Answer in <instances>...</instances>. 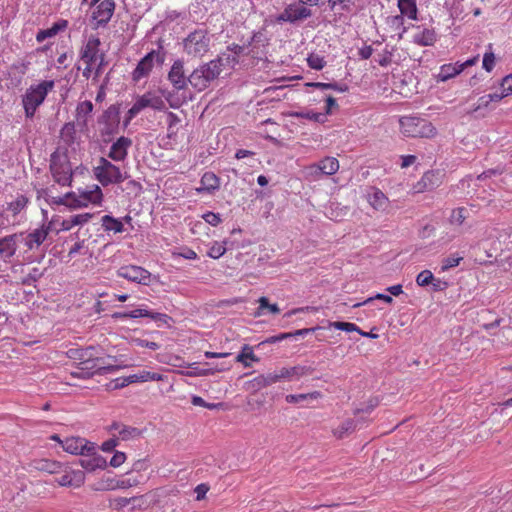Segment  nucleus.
<instances>
[{"label":"nucleus","mask_w":512,"mask_h":512,"mask_svg":"<svg viewBox=\"0 0 512 512\" xmlns=\"http://www.w3.org/2000/svg\"><path fill=\"white\" fill-rule=\"evenodd\" d=\"M146 107H151L155 110H163L165 108V103L159 96H154L150 93L144 94L139 97L129 109L128 114L130 118L136 116Z\"/></svg>","instance_id":"nucleus-12"},{"label":"nucleus","mask_w":512,"mask_h":512,"mask_svg":"<svg viewBox=\"0 0 512 512\" xmlns=\"http://www.w3.org/2000/svg\"><path fill=\"white\" fill-rule=\"evenodd\" d=\"M374 299L382 300V301H384L386 303H389V304L393 302V298L391 296L386 295V294H382V293H378L374 297L368 298L363 303L355 304L354 307H359V306H361L363 304H366V303H369V302L373 301Z\"/></svg>","instance_id":"nucleus-54"},{"label":"nucleus","mask_w":512,"mask_h":512,"mask_svg":"<svg viewBox=\"0 0 512 512\" xmlns=\"http://www.w3.org/2000/svg\"><path fill=\"white\" fill-rule=\"evenodd\" d=\"M436 41V33L433 29L417 27L413 42L421 46L433 45Z\"/></svg>","instance_id":"nucleus-23"},{"label":"nucleus","mask_w":512,"mask_h":512,"mask_svg":"<svg viewBox=\"0 0 512 512\" xmlns=\"http://www.w3.org/2000/svg\"><path fill=\"white\" fill-rule=\"evenodd\" d=\"M329 327H334L338 330H343V331H346V332H360V328L355 325L354 323H350V322H340V321H337V322H329Z\"/></svg>","instance_id":"nucleus-43"},{"label":"nucleus","mask_w":512,"mask_h":512,"mask_svg":"<svg viewBox=\"0 0 512 512\" xmlns=\"http://www.w3.org/2000/svg\"><path fill=\"white\" fill-rule=\"evenodd\" d=\"M50 231V224L42 226L30 232L26 238V245L29 249H33L34 245L40 246L47 238Z\"/></svg>","instance_id":"nucleus-24"},{"label":"nucleus","mask_w":512,"mask_h":512,"mask_svg":"<svg viewBox=\"0 0 512 512\" xmlns=\"http://www.w3.org/2000/svg\"><path fill=\"white\" fill-rule=\"evenodd\" d=\"M307 62L309 67L315 70H321L325 66L324 58L317 54H311L307 58Z\"/></svg>","instance_id":"nucleus-47"},{"label":"nucleus","mask_w":512,"mask_h":512,"mask_svg":"<svg viewBox=\"0 0 512 512\" xmlns=\"http://www.w3.org/2000/svg\"><path fill=\"white\" fill-rule=\"evenodd\" d=\"M501 88L506 96L512 95V74L507 75L502 79Z\"/></svg>","instance_id":"nucleus-55"},{"label":"nucleus","mask_w":512,"mask_h":512,"mask_svg":"<svg viewBox=\"0 0 512 512\" xmlns=\"http://www.w3.org/2000/svg\"><path fill=\"white\" fill-rule=\"evenodd\" d=\"M88 458L78 460V464L88 472L95 471L96 469H105L107 466L106 459L97 453V449L93 454L85 455Z\"/></svg>","instance_id":"nucleus-21"},{"label":"nucleus","mask_w":512,"mask_h":512,"mask_svg":"<svg viewBox=\"0 0 512 512\" xmlns=\"http://www.w3.org/2000/svg\"><path fill=\"white\" fill-rule=\"evenodd\" d=\"M161 92H162L163 97L169 102L170 107L178 108L180 106V102L175 101L173 99V93L171 91L162 90Z\"/></svg>","instance_id":"nucleus-64"},{"label":"nucleus","mask_w":512,"mask_h":512,"mask_svg":"<svg viewBox=\"0 0 512 512\" xmlns=\"http://www.w3.org/2000/svg\"><path fill=\"white\" fill-rule=\"evenodd\" d=\"M93 111V104L91 101L85 100L80 102L76 108V121L77 126L84 130L87 128L88 116Z\"/></svg>","instance_id":"nucleus-22"},{"label":"nucleus","mask_w":512,"mask_h":512,"mask_svg":"<svg viewBox=\"0 0 512 512\" xmlns=\"http://www.w3.org/2000/svg\"><path fill=\"white\" fill-rule=\"evenodd\" d=\"M117 275L143 285H148L151 278V273L148 270L136 265L120 267L117 271Z\"/></svg>","instance_id":"nucleus-11"},{"label":"nucleus","mask_w":512,"mask_h":512,"mask_svg":"<svg viewBox=\"0 0 512 512\" xmlns=\"http://www.w3.org/2000/svg\"><path fill=\"white\" fill-rule=\"evenodd\" d=\"M60 137L66 145H72L76 140V123H65L60 130Z\"/></svg>","instance_id":"nucleus-28"},{"label":"nucleus","mask_w":512,"mask_h":512,"mask_svg":"<svg viewBox=\"0 0 512 512\" xmlns=\"http://www.w3.org/2000/svg\"><path fill=\"white\" fill-rule=\"evenodd\" d=\"M230 60V56L218 57L200 65L188 76L189 84L199 92L205 90L212 81L219 77L223 67L229 64Z\"/></svg>","instance_id":"nucleus-1"},{"label":"nucleus","mask_w":512,"mask_h":512,"mask_svg":"<svg viewBox=\"0 0 512 512\" xmlns=\"http://www.w3.org/2000/svg\"><path fill=\"white\" fill-rule=\"evenodd\" d=\"M70 472V478H71V485L75 487H80L84 481H85V474L81 470H71Z\"/></svg>","instance_id":"nucleus-50"},{"label":"nucleus","mask_w":512,"mask_h":512,"mask_svg":"<svg viewBox=\"0 0 512 512\" xmlns=\"http://www.w3.org/2000/svg\"><path fill=\"white\" fill-rule=\"evenodd\" d=\"M168 80L176 90L185 89L188 85V77L185 76L184 62L180 59L174 61L169 73Z\"/></svg>","instance_id":"nucleus-14"},{"label":"nucleus","mask_w":512,"mask_h":512,"mask_svg":"<svg viewBox=\"0 0 512 512\" xmlns=\"http://www.w3.org/2000/svg\"><path fill=\"white\" fill-rule=\"evenodd\" d=\"M259 308L255 313V316H260L264 309H268V311L272 314H278L280 312V308L277 304H270L268 298L260 297L258 300Z\"/></svg>","instance_id":"nucleus-37"},{"label":"nucleus","mask_w":512,"mask_h":512,"mask_svg":"<svg viewBox=\"0 0 512 512\" xmlns=\"http://www.w3.org/2000/svg\"><path fill=\"white\" fill-rule=\"evenodd\" d=\"M17 234L6 236L0 239V255L10 258L16 253Z\"/></svg>","instance_id":"nucleus-25"},{"label":"nucleus","mask_w":512,"mask_h":512,"mask_svg":"<svg viewBox=\"0 0 512 512\" xmlns=\"http://www.w3.org/2000/svg\"><path fill=\"white\" fill-rule=\"evenodd\" d=\"M321 397V393L318 391H314L311 393H305V394H289L286 396L285 400L287 403L295 404L299 403L301 401H305L308 399L315 400Z\"/></svg>","instance_id":"nucleus-34"},{"label":"nucleus","mask_w":512,"mask_h":512,"mask_svg":"<svg viewBox=\"0 0 512 512\" xmlns=\"http://www.w3.org/2000/svg\"><path fill=\"white\" fill-rule=\"evenodd\" d=\"M433 280L434 276L430 270H423L416 277V283L421 287L429 285Z\"/></svg>","instance_id":"nucleus-46"},{"label":"nucleus","mask_w":512,"mask_h":512,"mask_svg":"<svg viewBox=\"0 0 512 512\" xmlns=\"http://www.w3.org/2000/svg\"><path fill=\"white\" fill-rule=\"evenodd\" d=\"M53 87L54 81L44 80L27 89L22 99L27 118H32L35 115L37 108L44 102L48 92L51 91Z\"/></svg>","instance_id":"nucleus-3"},{"label":"nucleus","mask_w":512,"mask_h":512,"mask_svg":"<svg viewBox=\"0 0 512 512\" xmlns=\"http://www.w3.org/2000/svg\"><path fill=\"white\" fill-rule=\"evenodd\" d=\"M352 0H328V5L332 11H349Z\"/></svg>","instance_id":"nucleus-44"},{"label":"nucleus","mask_w":512,"mask_h":512,"mask_svg":"<svg viewBox=\"0 0 512 512\" xmlns=\"http://www.w3.org/2000/svg\"><path fill=\"white\" fill-rule=\"evenodd\" d=\"M110 359H113V357L108 356L106 359L95 356L89 360L80 361L79 369L82 371L83 374L89 377L94 374L105 375L108 373L118 371L119 369L122 368V366L120 365H115L107 361Z\"/></svg>","instance_id":"nucleus-7"},{"label":"nucleus","mask_w":512,"mask_h":512,"mask_svg":"<svg viewBox=\"0 0 512 512\" xmlns=\"http://www.w3.org/2000/svg\"><path fill=\"white\" fill-rule=\"evenodd\" d=\"M461 72V68L459 66H453V65H443L441 67V71L439 73V77L442 81H446L455 75L459 74Z\"/></svg>","instance_id":"nucleus-41"},{"label":"nucleus","mask_w":512,"mask_h":512,"mask_svg":"<svg viewBox=\"0 0 512 512\" xmlns=\"http://www.w3.org/2000/svg\"><path fill=\"white\" fill-rule=\"evenodd\" d=\"M462 259L463 258L461 256H455V255H452V256H449V257L443 259L442 270L445 271V270H448V269L458 266Z\"/></svg>","instance_id":"nucleus-51"},{"label":"nucleus","mask_w":512,"mask_h":512,"mask_svg":"<svg viewBox=\"0 0 512 512\" xmlns=\"http://www.w3.org/2000/svg\"><path fill=\"white\" fill-rule=\"evenodd\" d=\"M401 132L407 137H432L436 134L431 123L416 117H403L400 119Z\"/></svg>","instance_id":"nucleus-6"},{"label":"nucleus","mask_w":512,"mask_h":512,"mask_svg":"<svg viewBox=\"0 0 512 512\" xmlns=\"http://www.w3.org/2000/svg\"><path fill=\"white\" fill-rule=\"evenodd\" d=\"M279 376L277 371L270 372L267 374H261L247 382V389L253 392H257L265 387L279 382Z\"/></svg>","instance_id":"nucleus-18"},{"label":"nucleus","mask_w":512,"mask_h":512,"mask_svg":"<svg viewBox=\"0 0 512 512\" xmlns=\"http://www.w3.org/2000/svg\"><path fill=\"white\" fill-rule=\"evenodd\" d=\"M139 382H147V381H162L163 375L150 372V371H141L138 373Z\"/></svg>","instance_id":"nucleus-49"},{"label":"nucleus","mask_w":512,"mask_h":512,"mask_svg":"<svg viewBox=\"0 0 512 512\" xmlns=\"http://www.w3.org/2000/svg\"><path fill=\"white\" fill-rule=\"evenodd\" d=\"M102 226L105 230H112L115 233H121L124 230L122 222L110 215H105L102 217Z\"/></svg>","instance_id":"nucleus-31"},{"label":"nucleus","mask_w":512,"mask_h":512,"mask_svg":"<svg viewBox=\"0 0 512 512\" xmlns=\"http://www.w3.org/2000/svg\"><path fill=\"white\" fill-rule=\"evenodd\" d=\"M201 184L206 190H214L219 186V179L214 173L207 172L202 176Z\"/></svg>","instance_id":"nucleus-39"},{"label":"nucleus","mask_w":512,"mask_h":512,"mask_svg":"<svg viewBox=\"0 0 512 512\" xmlns=\"http://www.w3.org/2000/svg\"><path fill=\"white\" fill-rule=\"evenodd\" d=\"M441 173L435 171H428L424 173L422 178L413 186L415 193H422L424 191L433 190L441 183Z\"/></svg>","instance_id":"nucleus-15"},{"label":"nucleus","mask_w":512,"mask_h":512,"mask_svg":"<svg viewBox=\"0 0 512 512\" xmlns=\"http://www.w3.org/2000/svg\"><path fill=\"white\" fill-rule=\"evenodd\" d=\"M315 311H317V308L313 307V306L300 307V308H295V309H292V310L288 311L287 313L284 314V317L289 318L292 315H295V314H298V313L315 312Z\"/></svg>","instance_id":"nucleus-60"},{"label":"nucleus","mask_w":512,"mask_h":512,"mask_svg":"<svg viewBox=\"0 0 512 512\" xmlns=\"http://www.w3.org/2000/svg\"><path fill=\"white\" fill-rule=\"evenodd\" d=\"M369 203L376 210L383 209L388 201L385 194L380 190H374L372 194L369 195Z\"/></svg>","instance_id":"nucleus-32"},{"label":"nucleus","mask_w":512,"mask_h":512,"mask_svg":"<svg viewBox=\"0 0 512 512\" xmlns=\"http://www.w3.org/2000/svg\"><path fill=\"white\" fill-rule=\"evenodd\" d=\"M96 179L103 185L118 184L123 182L127 175L122 173L120 168L104 157L99 159L98 165L94 167Z\"/></svg>","instance_id":"nucleus-5"},{"label":"nucleus","mask_w":512,"mask_h":512,"mask_svg":"<svg viewBox=\"0 0 512 512\" xmlns=\"http://www.w3.org/2000/svg\"><path fill=\"white\" fill-rule=\"evenodd\" d=\"M155 57H157L158 59L160 58L155 51H152L139 61L135 70L133 71V80L139 81L141 78L149 74V72L153 68V62Z\"/></svg>","instance_id":"nucleus-19"},{"label":"nucleus","mask_w":512,"mask_h":512,"mask_svg":"<svg viewBox=\"0 0 512 512\" xmlns=\"http://www.w3.org/2000/svg\"><path fill=\"white\" fill-rule=\"evenodd\" d=\"M102 191L98 185H93L89 190L74 192V197L69 202V208L78 209L87 207L89 203L99 204L102 201Z\"/></svg>","instance_id":"nucleus-9"},{"label":"nucleus","mask_w":512,"mask_h":512,"mask_svg":"<svg viewBox=\"0 0 512 512\" xmlns=\"http://www.w3.org/2000/svg\"><path fill=\"white\" fill-rule=\"evenodd\" d=\"M35 467L39 471H44L49 474H54V473H58L62 466L59 462L50 461V460H41L36 464Z\"/></svg>","instance_id":"nucleus-35"},{"label":"nucleus","mask_w":512,"mask_h":512,"mask_svg":"<svg viewBox=\"0 0 512 512\" xmlns=\"http://www.w3.org/2000/svg\"><path fill=\"white\" fill-rule=\"evenodd\" d=\"M62 448L74 455H90L96 450V444L82 437H68L61 441Z\"/></svg>","instance_id":"nucleus-8"},{"label":"nucleus","mask_w":512,"mask_h":512,"mask_svg":"<svg viewBox=\"0 0 512 512\" xmlns=\"http://www.w3.org/2000/svg\"><path fill=\"white\" fill-rule=\"evenodd\" d=\"M306 174L308 177L312 178L313 180H317L320 178V176L324 175L321 171L319 164H313L306 168Z\"/></svg>","instance_id":"nucleus-52"},{"label":"nucleus","mask_w":512,"mask_h":512,"mask_svg":"<svg viewBox=\"0 0 512 512\" xmlns=\"http://www.w3.org/2000/svg\"><path fill=\"white\" fill-rule=\"evenodd\" d=\"M93 217V214L91 213H83L78 214L70 217L69 219H65L61 223V229L62 230H70L72 227L77 225H83L87 223L91 218Z\"/></svg>","instance_id":"nucleus-26"},{"label":"nucleus","mask_w":512,"mask_h":512,"mask_svg":"<svg viewBox=\"0 0 512 512\" xmlns=\"http://www.w3.org/2000/svg\"><path fill=\"white\" fill-rule=\"evenodd\" d=\"M99 46H100V40L97 37H90L85 44L81 59L87 64L92 65L95 61L98 60L99 57Z\"/></svg>","instance_id":"nucleus-20"},{"label":"nucleus","mask_w":512,"mask_h":512,"mask_svg":"<svg viewBox=\"0 0 512 512\" xmlns=\"http://www.w3.org/2000/svg\"><path fill=\"white\" fill-rule=\"evenodd\" d=\"M504 97H506L505 93L502 91L499 93H492L485 96H482L479 99V105L475 108V111L478 110L481 107H487L490 102H498L502 100Z\"/></svg>","instance_id":"nucleus-40"},{"label":"nucleus","mask_w":512,"mask_h":512,"mask_svg":"<svg viewBox=\"0 0 512 512\" xmlns=\"http://www.w3.org/2000/svg\"><path fill=\"white\" fill-rule=\"evenodd\" d=\"M132 146V140L121 136L114 142L108 153V157L114 161H124L128 154V149Z\"/></svg>","instance_id":"nucleus-16"},{"label":"nucleus","mask_w":512,"mask_h":512,"mask_svg":"<svg viewBox=\"0 0 512 512\" xmlns=\"http://www.w3.org/2000/svg\"><path fill=\"white\" fill-rule=\"evenodd\" d=\"M210 42L211 39L206 29H196L184 39L183 48L187 55L201 58L209 51Z\"/></svg>","instance_id":"nucleus-4"},{"label":"nucleus","mask_w":512,"mask_h":512,"mask_svg":"<svg viewBox=\"0 0 512 512\" xmlns=\"http://www.w3.org/2000/svg\"><path fill=\"white\" fill-rule=\"evenodd\" d=\"M466 218L467 209L464 207H458L452 210L449 221L453 225H462Z\"/></svg>","instance_id":"nucleus-38"},{"label":"nucleus","mask_w":512,"mask_h":512,"mask_svg":"<svg viewBox=\"0 0 512 512\" xmlns=\"http://www.w3.org/2000/svg\"><path fill=\"white\" fill-rule=\"evenodd\" d=\"M318 164L324 175H333L339 169V162L334 157H326Z\"/></svg>","instance_id":"nucleus-30"},{"label":"nucleus","mask_w":512,"mask_h":512,"mask_svg":"<svg viewBox=\"0 0 512 512\" xmlns=\"http://www.w3.org/2000/svg\"><path fill=\"white\" fill-rule=\"evenodd\" d=\"M112 428L118 430L119 439L124 441L139 437L141 434L138 428L121 425L117 423H114L112 425Z\"/></svg>","instance_id":"nucleus-27"},{"label":"nucleus","mask_w":512,"mask_h":512,"mask_svg":"<svg viewBox=\"0 0 512 512\" xmlns=\"http://www.w3.org/2000/svg\"><path fill=\"white\" fill-rule=\"evenodd\" d=\"M312 16V11L310 8L304 6L300 2L298 4H290L288 5L277 17V21L279 22H289L296 23L298 21H303Z\"/></svg>","instance_id":"nucleus-10"},{"label":"nucleus","mask_w":512,"mask_h":512,"mask_svg":"<svg viewBox=\"0 0 512 512\" xmlns=\"http://www.w3.org/2000/svg\"><path fill=\"white\" fill-rule=\"evenodd\" d=\"M398 8L402 15L409 19L417 18V6L415 0H398Z\"/></svg>","instance_id":"nucleus-29"},{"label":"nucleus","mask_w":512,"mask_h":512,"mask_svg":"<svg viewBox=\"0 0 512 512\" xmlns=\"http://www.w3.org/2000/svg\"><path fill=\"white\" fill-rule=\"evenodd\" d=\"M247 359L252 361H258L259 359L253 353V350L250 346L244 345L240 354L237 355L236 361L242 363L245 367H250V363L247 362Z\"/></svg>","instance_id":"nucleus-36"},{"label":"nucleus","mask_w":512,"mask_h":512,"mask_svg":"<svg viewBox=\"0 0 512 512\" xmlns=\"http://www.w3.org/2000/svg\"><path fill=\"white\" fill-rule=\"evenodd\" d=\"M74 358L79 359L80 361H86L93 357H95V349L93 347H88L85 349L72 350Z\"/></svg>","instance_id":"nucleus-42"},{"label":"nucleus","mask_w":512,"mask_h":512,"mask_svg":"<svg viewBox=\"0 0 512 512\" xmlns=\"http://www.w3.org/2000/svg\"><path fill=\"white\" fill-rule=\"evenodd\" d=\"M314 369L309 366H294V367H283L277 371L279 380H299L302 377L309 376L313 373Z\"/></svg>","instance_id":"nucleus-17"},{"label":"nucleus","mask_w":512,"mask_h":512,"mask_svg":"<svg viewBox=\"0 0 512 512\" xmlns=\"http://www.w3.org/2000/svg\"><path fill=\"white\" fill-rule=\"evenodd\" d=\"M225 244H226V242H223V243L214 242L208 251V255L214 259L220 258L226 252Z\"/></svg>","instance_id":"nucleus-45"},{"label":"nucleus","mask_w":512,"mask_h":512,"mask_svg":"<svg viewBox=\"0 0 512 512\" xmlns=\"http://www.w3.org/2000/svg\"><path fill=\"white\" fill-rule=\"evenodd\" d=\"M25 204V198L21 197L10 204V210H12L14 214H17L24 208Z\"/></svg>","instance_id":"nucleus-62"},{"label":"nucleus","mask_w":512,"mask_h":512,"mask_svg":"<svg viewBox=\"0 0 512 512\" xmlns=\"http://www.w3.org/2000/svg\"><path fill=\"white\" fill-rule=\"evenodd\" d=\"M191 403L194 406H202V407H205L210 410L217 409L222 406V403H208L203 398H201L200 396H196V395H194L192 397Z\"/></svg>","instance_id":"nucleus-48"},{"label":"nucleus","mask_w":512,"mask_h":512,"mask_svg":"<svg viewBox=\"0 0 512 512\" xmlns=\"http://www.w3.org/2000/svg\"><path fill=\"white\" fill-rule=\"evenodd\" d=\"M378 400L376 398H372L370 399L368 402H367V405L365 407H362V408H359L357 409V413H370L377 405H378Z\"/></svg>","instance_id":"nucleus-63"},{"label":"nucleus","mask_w":512,"mask_h":512,"mask_svg":"<svg viewBox=\"0 0 512 512\" xmlns=\"http://www.w3.org/2000/svg\"><path fill=\"white\" fill-rule=\"evenodd\" d=\"M95 6L92 18L96 20L98 26H105L113 16L115 2L114 0H102Z\"/></svg>","instance_id":"nucleus-13"},{"label":"nucleus","mask_w":512,"mask_h":512,"mask_svg":"<svg viewBox=\"0 0 512 512\" xmlns=\"http://www.w3.org/2000/svg\"><path fill=\"white\" fill-rule=\"evenodd\" d=\"M58 32V28L57 27H52L50 29H47V30H41L38 34H37V41L41 42L43 41L45 38L47 37H52L54 35H56Z\"/></svg>","instance_id":"nucleus-58"},{"label":"nucleus","mask_w":512,"mask_h":512,"mask_svg":"<svg viewBox=\"0 0 512 512\" xmlns=\"http://www.w3.org/2000/svg\"><path fill=\"white\" fill-rule=\"evenodd\" d=\"M209 491V486L207 484H199L195 488L196 500L200 501L205 498L206 493Z\"/></svg>","instance_id":"nucleus-61"},{"label":"nucleus","mask_w":512,"mask_h":512,"mask_svg":"<svg viewBox=\"0 0 512 512\" xmlns=\"http://www.w3.org/2000/svg\"><path fill=\"white\" fill-rule=\"evenodd\" d=\"M74 197V192H68L63 197L53 198V203L57 205H65L69 207V202H71V198Z\"/></svg>","instance_id":"nucleus-59"},{"label":"nucleus","mask_w":512,"mask_h":512,"mask_svg":"<svg viewBox=\"0 0 512 512\" xmlns=\"http://www.w3.org/2000/svg\"><path fill=\"white\" fill-rule=\"evenodd\" d=\"M203 219L212 226H217L221 222L220 215L213 212L204 214Z\"/></svg>","instance_id":"nucleus-57"},{"label":"nucleus","mask_w":512,"mask_h":512,"mask_svg":"<svg viewBox=\"0 0 512 512\" xmlns=\"http://www.w3.org/2000/svg\"><path fill=\"white\" fill-rule=\"evenodd\" d=\"M125 460H126V455H125V453L117 451V452L113 455V457L111 458V460H110V463H109V464H110L112 467H115V468H116V467H119L120 465H122V464L125 462Z\"/></svg>","instance_id":"nucleus-56"},{"label":"nucleus","mask_w":512,"mask_h":512,"mask_svg":"<svg viewBox=\"0 0 512 512\" xmlns=\"http://www.w3.org/2000/svg\"><path fill=\"white\" fill-rule=\"evenodd\" d=\"M356 423L352 419L345 420L339 427L333 430L337 438H343L355 430Z\"/></svg>","instance_id":"nucleus-33"},{"label":"nucleus","mask_w":512,"mask_h":512,"mask_svg":"<svg viewBox=\"0 0 512 512\" xmlns=\"http://www.w3.org/2000/svg\"><path fill=\"white\" fill-rule=\"evenodd\" d=\"M50 172L56 183L71 186L73 172L66 148L58 147L50 156Z\"/></svg>","instance_id":"nucleus-2"},{"label":"nucleus","mask_w":512,"mask_h":512,"mask_svg":"<svg viewBox=\"0 0 512 512\" xmlns=\"http://www.w3.org/2000/svg\"><path fill=\"white\" fill-rule=\"evenodd\" d=\"M494 64H495V56H494V54L492 52L485 53L484 57H483V68L487 72H490L493 69Z\"/></svg>","instance_id":"nucleus-53"}]
</instances>
